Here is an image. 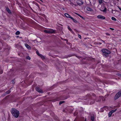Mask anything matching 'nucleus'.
Wrapping results in <instances>:
<instances>
[{
  "label": "nucleus",
  "instance_id": "obj_1",
  "mask_svg": "<svg viewBox=\"0 0 121 121\" xmlns=\"http://www.w3.org/2000/svg\"><path fill=\"white\" fill-rule=\"evenodd\" d=\"M13 116L16 118H17L19 115V111L13 108L11 112Z\"/></svg>",
  "mask_w": 121,
  "mask_h": 121
},
{
  "label": "nucleus",
  "instance_id": "obj_2",
  "mask_svg": "<svg viewBox=\"0 0 121 121\" xmlns=\"http://www.w3.org/2000/svg\"><path fill=\"white\" fill-rule=\"evenodd\" d=\"M102 51L105 56H106L105 54H108L110 53V51L106 49H102Z\"/></svg>",
  "mask_w": 121,
  "mask_h": 121
},
{
  "label": "nucleus",
  "instance_id": "obj_3",
  "mask_svg": "<svg viewBox=\"0 0 121 121\" xmlns=\"http://www.w3.org/2000/svg\"><path fill=\"white\" fill-rule=\"evenodd\" d=\"M121 96V91L118 92L115 95V99H116Z\"/></svg>",
  "mask_w": 121,
  "mask_h": 121
},
{
  "label": "nucleus",
  "instance_id": "obj_4",
  "mask_svg": "<svg viewBox=\"0 0 121 121\" xmlns=\"http://www.w3.org/2000/svg\"><path fill=\"white\" fill-rule=\"evenodd\" d=\"M98 19H104L105 18V17L101 15H99L97 16Z\"/></svg>",
  "mask_w": 121,
  "mask_h": 121
},
{
  "label": "nucleus",
  "instance_id": "obj_5",
  "mask_svg": "<svg viewBox=\"0 0 121 121\" xmlns=\"http://www.w3.org/2000/svg\"><path fill=\"white\" fill-rule=\"evenodd\" d=\"M36 91L42 93L43 92L42 90L38 87H36Z\"/></svg>",
  "mask_w": 121,
  "mask_h": 121
},
{
  "label": "nucleus",
  "instance_id": "obj_6",
  "mask_svg": "<svg viewBox=\"0 0 121 121\" xmlns=\"http://www.w3.org/2000/svg\"><path fill=\"white\" fill-rule=\"evenodd\" d=\"M25 47L28 49H31V48L30 46L27 43H25Z\"/></svg>",
  "mask_w": 121,
  "mask_h": 121
},
{
  "label": "nucleus",
  "instance_id": "obj_7",
  "mask_svg": "<svg viewBox=\"0 0 121 121\" xmlns=\"http://www.w3.org/2000/svg\"><path fill=\"white\" fill-rule=\"evenodd\" d=\"M49 33H53L55 32V30L52 29H50L49 30Z\"/></svg>",
  "mask_w": 121,
  "mask_h": 121
},
{
  "label": "nucleus",
  "instance_id": "obj_8",
  "mask_svg": "<svg viewBox=\"0 0 121 121\" xmlns=\"http://www.w3.org/2000/svg\"><path fill=\"white\" fill-rule=\"evenodd\" d=\"M65 15L66 17L68 18H71V17H72L70 16L67 13H65Z\"/></svg>",
  "mask_w": 121,
  "mask_h": 121
},
{
  "label": "nucleus",
  "instance_id": "obj_9",
  "mask_svg": "<svg viewBox=\"0 0 121 121\" xmlns=\"http://www.w3.org/2000/svg\"><path fill=\"white\" fill-rule=\"evenodd\" d=\"M37 54L43 59H44V57L42 55L39 54L38 52H37Z\"/></svg>",
  "mask_w": 121,
  "mask_h": 121
},
{
  "label": "nucleus",
  "instance_id": "obj_10",
  "mask_svg": "<svg viewBox=\"0 0 121 121\" xmlns=\"http://www.w3.org/2000/svg\"><path fill=\"white\" fill-rule=\"evenodd\" d=\"M37 54L43 59H44V57L42 55L39 54L38 52H37Z\"/></svg>",
  "mask_w": 121,
  "mask_h": 121
},
{
  "label": "nucleus",
  "instance_id": "obj_11",
  "mask_svg": "<svg viewBox=\"0 0 121 121\" xmlns=\"http://www.w3.org/2000/svg\"><path fill=\"white\" fill-rule=\"evenodd\" d=\"M86 9L88 11H93V10L92 9L89 7H87L86 8Z\"/></svg>",
  "mask_w": 121,
  "mask_h": 121
},
{
  "label": "nucleus",
  "instance_id": "obj_12",
  "mask_svg": "<svg viewBox=\"0 0 121 121\" xmlns=\"http://www.w3.org/2000/svg\"><path fill=\"white\" fill-rule=\"evenodd\" d=\"M68 28L69 29V30L71 31V32L73 34L74 33L73 32L71 29L70 28V27L69 26H68Z\"/></svg>",
  "mask_w": 121,
  "mask_h": 121
},
{
  "label": "nucleus",
  "instance_id": "obj_13",
  "mask_svg": "<svg viewBox=\"0 0 121 121\" xmlns=\"http://www.w3.org/2000/svg\"><path fill=\"white\" fill-rule=\"evenodd\" d=\"M6 10L9 13H11V12L9 10V9L8 8H6Z\"/></svg>",
  "mask_w": 121,
  "mask_h": 121
},
{
  "label": "nucleus",
  "instance_id": "obj_14",
  "mask_svg": "<svg viewBox=\"0 0 121 121\" xmlns=\"http://www.w3.org/2000/svg\"><path fill=\"white\" fill-rule=\"evenodd\" d=\"M73 21L75 23L77 22V21L75 19H73L72 17H71V18Z\"/></svg>",
  "mask_w": 121,
  "mask_h": 121
},
{
  "label": "nucleus",
  "instance_id": "obj_15",
  "mask_svg": "<svg viewBox=\"0 0 121 121\" xmlns=\"http://www.w3.org/2000/svg\"><path fill=\"white\" fill-rule=\"evenodd\" d=\"M94 116H92L91 117V118L92 121H94Z\"/></svg>",
  "mask_w": 121,
  "mask_h": 121
},
{
  "label": "nucleus",
  "instance_id": "obj_16",
  "mask_svg": "<svg viewBox=\"0 0 121 121\" xmlns=\"http://www.w3.org/2000/svg\"><path fill=\"white\" fill-rule=\"evenodd\" d=\"M112 112H111V111L109 112V113H108V116L109 117H110L112 114Z\"/></svg>",
  "mask_w": 121,
  "mask_h": 121
},
{
  "label": "nucleus",
  "instance_id": "obj_17",
  "mask_svg": "<svg viewBox=\"0 0 121 121\" xmlns=\"http://www.w3.org/2000/svg\"><path fill=\"white\" fill-rule=\"evenodd\" d=\"M20 34V32L19 31H17L15 33L16 35H19Z\"/></svg>",
  "mask_w": 121,
  "mask_h": 121
},
{
  "label": "nucleus",
  "instance_id": "obj_18",
  "mask_svg": "<svg viewBox=\"0 0 121 121\" xmlns=\"http://www.w3.org/2000/svg\"><path fill=\"white\" fill-rule=\"evenodd\" d=\"M111 19L112 20L116 21V19L114 17H112Z\"/></svg>",
  "mask_w": 121,
  "mask_h": 121
},
{
  "label": "nucleus",
  "instance_id": "obj_19",
  "mask_svg": "<svg viewBox=\"0 0 121 121\" xmlns=\"http://www.w3.org/2000/svg\"><path fill=\"white\" fill-rule=\"evenodd\" d=\"M44 32L45 33H49V30H44Z\"/></svg>",
  "mask_w": 121,
  "mask_h": 121
},
{
  "label": "nucleus",
  "instance_id": "obj_20",
  "mask_svg": "<svg viewBox=\"0 0 121 121\" xmlns=\"http://www.w3.org/2000/svg\"><path fill=\"white\" fill-rule=\"evenodd\" d=\"M64 102H65L64 101H60L59 103V104L60 105V104H62L64 103Z\"/></svg>",
  "mask_w": 121,
  "mask_h": 121
},
{
  "label": "nucleus",
  "instance_id": "obj_21",
  "mask_svg": "<svg viewBox=\"0 0 121 121\" xmlns=\"http://www.w3.org/2000/svg\"><path fill=\"white\" fill-rule=\"evenodd\" d=\"M99 3L101 4L102 2V0H99Z\"/></svg>",
  "mask_w": 121,
  "mask_h": 121
},
{
  "label": "nucleus",
  "instance_id": "obj_22",
  "mask_svg": "<svg viewBox=\"0 0 121 121\" xmlns=\"http://www.w3.org/2000/svg\"><path fill=\"white\" fill-rule=\"evenodd\" d=\"M116 110H117V109H116L115 110H112L111 111V112H112V113H113L115 112L116 111Z\"/></svg>",
  "mask_w": 121,
  "mask_h": 121
},
{
  "label": "nucleus",
  "instance_id": "obj_23",
  "mask_svg": "<svg viewBox=\"0 0 121 121\" xmlns=\"http://www.w3.org/2000/svg\"><path fill=\"white\" fill-rule=\"evenodd\" d=\"M10 91L9 90L6 92V94H9L10 93Z\"/></svg>",
  "mask_w": 121,
  "mask_h": 121
},
{
  "label": "nucleus",
  "instance_id": "obj_24",
  "mask_svg": "<svg viewBox=\"0 0 121 121\" xmlns=\"http://www.w3.org/2000/svg\"><path fill=\"white\" fill-rule=\"evenodd\" d=\"M26 58L27 59H28L29 60H30V58L29 56H27Z\"/></svg>",
  "mask_w": 121,
  "mask_h": 121
},
{
  "label": "nucleus",
  "instance_id": "obj_25",
  "mask_svg": "<svg viewBox=\"0 0 121 121\" xmlns=\"http://www.w3.org/2000/svg\"><path fill=\"white\" fill-rule=\"evenodd\" d=\"M78 35V37L79 38H81V35Z\"/></svg>",
  "mask_w": 121,
  "mask_h": 121
},
{
  "label": "nucleus",
  "instance_id": "obj_26",
  "mask_svg": "<svg viewBox=\"0 0 121 121\" xmlns=\"http://www.w3.org/2000/svg\"><path fill=\"white\" fill-rule=\"evenodd\" d=\"M3 72V71L2 70H1V71L0 72V74H2V73Z\"/></svg>",
  "mask_w": 121,
  "mask_h": 121
},
{
  "label": "nucleus",
  "instance_id": "obj_27",
  "mask_svg": "<svg viewBox=\"0 0 121 121\" xmlns=\"http://www.w3.org/2000/svg\"><path fill=\"white\" fill-rule=\"evenodd\" d=\"M14 80H13L11 81L12 83L13 84L14 83Z\"/></svg>",
  "mask_w": 121,
  "mask_h": 121
},
{
  "label": "nucleus",
  "instance_id": "obj_28",
  "mask_svg": "<svg viewBox=\"0 0 121 121\" xmlns=\"http://www.w3.org/2000/svg\"><path fill=\"white\" fill-rule=\"evenodd\" d=\"M78 16H79V17H82V18H83V17L81 15H79V14H78Z\"/></svg>",
  "mask_w": 121,
  "mask_h": 121
},
{
  "label": "nucleus",
  "instance_id": "obj_29",
  "mask_svg": "<svg viewBox=\"0 0 121 121\" xmlns=\"http://www.w3.org/2000/svg\"><path fill=\"white\" fill-rule=\"evenodd\" d=\"M106 34L107 35H110L108 33H106Z\"/></svg>",
  "mask_w": 121,
  "mask_h": 121
},
{
  "label": "nucleus",
  "instance_id": "obj_30",
  "mask_svg": "<svg viewBox=\"0 0 121 121\" xmlns=\"http://www.w3.org/2000/svg\"><path fill=\"white\" fill-rule=\"evenodd\" d=\"M70 4L71 5H73V3H70Z\"/></svg>",
  "mask_w": 121,
  "mask_h": 121
},
{
  "label": "nucleus",
  "instance_id": "obj_31",
  "mask_svg": "<svg viewBox=\"0 0 121 121\" xmlns=\"http://www.w3.org/2000/svg\"><path fill=\"white\" fill-rule=\"evenodd\" d=\"M118 8L121 11V9L119 7H118Z\"/></svg>",
  "mask_w": 121,
  "mask_h": 121
},
{
  "label": "nucleus",
  "instance_id": "obj_32",
  "mask_svg": "<svg viewBox=\"0 0 121 121\" xmlns=\"http://www.w3.org/2000/svg\"><path fill=\"white\" fill-rule=\"evenodd\" d=\"M86 121V118L85 119V121Z\"/></svg>",
  "mask_w": 121,
  "mask_h": 121
},
{
  "label": "nucleus",
  "instance_id": "obj_33",
  "mask_svg": "<svg viewBox=\"0 0 121 121\" xmlns=\"http://www.w3.org/2000/svg\"><path fill=\"white\" fill-rule=\"evenodd\" d=\"M103 97H100L99 98H102Z\"/></svg>",
  "mask_w": 121,
  "mask_h": 121
},
{
  "label": "nucleus",
  "instance_id": "obj_34",
  "mask_svg": "<svg viewBox=\"0 0 121 121\" xmlns=\"http://www.w3.org/2000/svg\"><path fill=\"white\" fill-rule=\"evenodd\" d=\"M105 108H107V107H105Z\"/></svg>",
  "mask_w": 121,
  "mask_h": 121
},
{
  "label": "nucleus",
  "instance_id": "obj_35",
  "mask_svg": "<svg viewBox=\"0 0 121 121\" xmlns=\"http://www.w3.org/2000/svg\"><path fill=\"white\" fill-rule=\"evenodd\" d=\"M110 29H112V28H110Z\"/></svg>",
  "mask_w": 121,
  "mask_h": 121
},
{
  "label": "nucleus",
  "instance_id": "obj_36",
  "mask_svg": "<svg viewBox=\"0 0 121 121\" xmlns=\"http://www.w3.org/2000/svg\"><path fill=\"white\" fill-rule=\"evenodd\" d=\"M102 41H103V42H104V41L102 40Z\"/></svg>",
  "mask_w": 121,
  "mask_h": 121
}]
</instances>
